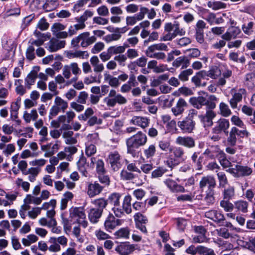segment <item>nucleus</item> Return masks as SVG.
Here are the masks:
<instances>
[{"label":"nucleus","mask_w":255,"mask_h":255,"mask_svg":"<svg viewBox=\"0 0 255 255\" xmlns=\"http://www.w3.org/2000/svg\"><path fill=\"white\" fill-rule=\"evenodd\" d=\"M147 49H149V50H152L151 51V52H154L156 50H164L166 51L168 50L167 46L165 44L162 43L152 44L149 46Z\"/></svg>","instance_id":"51"},{"label":"nucleus","mask_w":255,"mask_h":255,"mask_svg":"<svg viewBox=\"0 0 255 255\" xmlns=\"http://www.w3.org/2000/svg\"><path fill=\"white\" fill-rule=\"evenodd\" d=\"M194 231L198 234V235L193 238V240L194 243H201L207 242L208 240L206 235L207 230L204 226H195L194 228Z\"/></svg>","instance_id":"17"},{"label":"nucleus","mask_w":255,"mask_h":255,"mask_svg":"<svg viewBox=\"0 0 255 255\" xmlns=\"http://www.w3.org/2000/svg\"><path fill=\"white\" fill-rule=\"evenodd\" d=\"M232 72L231 70H227L225 71L222 74L223 77H221L218 80V85L222 86L225 85V84L226 83L225 79L226 78L228 79V78H230L232 76Z\"/></svg>","instance_id":"57"},{"label":"nucleus","mask_w":255,"mask_h":255,"mask_svg":"<svg viewBox=\"0 0 255 255\" xmlns=\"http://www.w3.org/2000/svg\"><path fill=\"white\" fill-rule=\"evenodd\" d=\"M204 73L203 72V71H200L196 73V75H194L191 79V82L194 84V85L196 87H204L206 85V83L205 82L202 83V79H206L205 77Z\"/></svg>","instance_id":"28"},{"label":"nucleus","mask_w":255,"mask_h":255,"mask_svg":"<svg viewBox=\"0 0 255 255\" xmlns=\"http://www.w3.org/2000/svg\"><path fill=\"white\" fill-rule=\"evenodd\" d=\"M182 161L174 156H169L164 161L165 164L172 170L175 166L179 165Z\"/></svg>","instance_id":"38"},{"label":"nucleus","mask_w":255,"mask_h":255,"mask_svg":"<svg viewBox=\"0 0 255 255\" xmlns=\"http://www.w3.org/2000/svg\"><path fill=\"white\" fill-rule=\"evenodd\" d=\"M228 134L229 136L227 137V143L232 146L236 145L237 137L244 138L249 136V132L247 130H239L235 127H233L231 128Z\"/></svg>","instance_id":"5"},{"label":"nucleus","mask_w":255,"mask_h":255,"mask_svg":"<svg viewBox=\"0 0 255 255\" xmlns=\"http://www.w3.org/2000/svg\"><path fill=\"white\" fill-rule=\"evenodd\" d=\"M221 165L224 167H228L230 166L231 163L227 159L226 155L225 152L221 150L218 153L217 157Z\"/></svg>","instance_id":"42"},{"label":"nucleus","mask_w":255,"mask_h":255,"mask_svg":"<svg viewBox=\"0 0 255 255\" xmlns=\"http://www.w3.org/2000/svg\"><path fill=\"white\" fill-rule=\"evenodd\" d=\"M223 199L231 200L235 196V188L233 186H229L225 189L223 193Z\"/></svg>","instance_id":"46"},{"label":"nucleus","mask_w":255,"mask_h":255,"mask_svg":"<svg viewBox=\"0 0 255 255\" xmlns=\"http://www.w3.org/2000/svg\"><path fill=\"white\" fill-rule=\"evenodd\" d=\"M217 231L218 235L225 239H228L232 237V234L230 233V231L226 227L221 228Z\"/></svg>","instance_id":"63"},{"label":"nucleus","mask_w":255,"mask_h":255,"mask_svg":"<svg viewBox=\"0 0 255 255\" xmlns=\"http://www.w3.org/2000/svg\"><path fill=\"white\" fill-rule=\"evenodd\" d=\"M134 220L135 223H143L147 224L148 222L147 218L146 216H144L141 213L138 212L136 213L134 216Z\"/></svg>","instance_id":"58"},{"label":"nucleus","mask_w":255,"mask_h":255,"mask_svg":"<svg viewBox=\"0 0 255 255\" xmlns=\"http://www.w3.org/2000/svg\"><path fill=\"white\" fill-rule=\"evenodd\" d=\"M193 73V69L189 68L181 71L178 76V78L182 81H187L189 79V76L192 75Z\"/></svg>","instance_id":"54"},{"label":"nucleus","mask_w":255,"mask_h":255,"mask_svg":"<svg viewBox=\"0 0 255 255\" xmlns=\"http://www.w3.org/2000/svg\"><path fill=\"white\" fill-rule=\"evenodd\" d=\"M204 201L207 205H213L215 201L214 197V191L206 192V196L204 198Z\"/></svg>","instance_id":"61"},{"label":"nucleus","mask_w":255,"mask_h":255,"mask_svg":"<svg viewBox=\"0 0 255 255\" xmlns=\"http://www.w3.org/2000/svg\"><path fill=\"white\" fill-rule=\"evenodd\" d=\"M54 103L60 107L63 112H64L68 107V103L60 97L57 96L55 98Z\"/></svg>","instance_id":"52"},{"label":"nucleus","mask_w":255,"mask_h":255,"mask_svg":"<svg viewBox=\"0 0 255 255\" xmlns=\"http://www.w3.org/2000/svg\"><path fill=\"white\" fill-rule=\"evenodd\" d=\"M230 127V122L229 120L220 118L216 123L215 127L212 128V132L216 134L224 133L228 135L229 133L228 129Z\"/></svg>","instance_id":"8"},{"label":"nucleus","mask_w":255,"mask_h":255,"mask_svg":"<svg viewBox=\"0 0 255 255\" xmlns=\"http://www.w3.org/2000/svg\"><path fill=\"white\" fill-rule=\"evenodd\" d=\"M168 170L163 166H159L157 167L155 169H154L151 173V178H158L162 177L166 172H167Z\"/></svg>","instance_id":"41"},{"label":"nucleus","mask_w":255,"mask_h":255,"mask_svg":"<svg viewBox=\"0 0 255 255\" xmlns=\"http://www.w3.org/2000/svg\"><path fill=\"white\" fill-rule=\"evenodd\" d=\"M104 186H102L97 181L88 184L87 187V194L90 198H93L99 195L103 190Z\"/></svg>","instance_id":"13"},{"label":"nucleus","mask_w":255,"mask_h":255,"mask_svg":"<svg viewBox=\"0 0 255 255\" xmlns=\"http://www.w3.org/2000/svg\"><path fill=\"white\" fill-rule=\"evenodd\" d=\"M197 250L198 254L201 255H216L213 250L202 246H197Z\"/></svg>","instance_id":"48"},{"label":"nucleus","mask_w":255,"mask_h":255,"mask_svg":"<svg viewBox=\"0 0 255 255\" xmlns=\"http://www.w3.org/2000/svg\"><path fill=\"white\" fill-rule=\"evenodd\" d=\"M248 202L240 200L234 202V209L237 211L241 212L243 213H246L248 211Z\"/></svg>","instance_id":"33"},{"label":"nucleus","mask_w":255,"mask_h":255,"mask_svg":"<svg viewBox=\"0 0 255 255\" xmlns=\"http://www.w3.org/2000/svg\"><path fill=\"white\" fill-rule=\"evenodd\" d=\"M127 169H123L120 173L121 179L124 181H131L137 177L135 173H141V171L137 167L135 163H129L128 160H126Z\"/></svg>","instance_id":"2"},{"label":"nucleus","mask_w":255,"mask_h":255,"mask_svg":"<svg viewBox=\"0 0 255 255\" xmlns=\"http://www.w3.org/2000/svg\"><path fill=\"white\" fill-rule=\"evenodd\" d=\"M204 72L205 77L206 79H208V77H210L212 79H216L217 77L221 75V73L220 70L218 68L210 69V70L206 71L205 70H202Z\"/></svg>","instance_id":"39"},{"label":"nucleus","mask_w":255,"mask_h":255,"mask_svg":"<svg viewBox=\"0 0 255 255\" xmlns=\"http://www.w3.org/2000/svg\"><path fill=\"white\" fill-rule=\"evenodd\" d=\"M229 171L235 177H241L251 175L253 173V169L248 166L236 164L235 167L230 168Z\"/></svg>","instance_id":"6"},{"label":"nucleus","mask_w":255,"mask_h":255,"mask_svg":"<svg viewBox=\"0 0 255 255\" xmlns=\"http://www.w3.org/2000/svg\"><path fill=\"white\" fill-rule=\"evenodd\" d=\"M217 100V98L215 95H211L209 97L208 99L206 100V111L210 110L213 111L216 108L215 101Z\"/></svg>","instance_id":"44"},{"label":"nucleus","mask_w":255,"mask_h":255,"mask_svg":"<svg viewBox=\"0 0 255 255\" xmlns=\"http://www.w3.org/2000/svg\"><path fill=\"white\" fill-rule=\"evenodd\" d=\"M254 25V23L253 21H250L247 24H244L242 28L243 29V32L247 35H250L252 34L254 31L253 27Z\"/></svg>","instance_id":"59"},{"label":"nucleus","mask_w":255,"mask_h":255,"mask_svg":"<svg viewBox=\"0 0 255 255\" xmlns=\"http://www.w3.org/2000/svg\"><path fill=\"white\" fill-rule=\"evenodd\" d=\"M230 200L223 199L220 202V206L226 212H231L234 209V204L230 201Z\"/></svg>","instance_id":"50"},{"label":"nucleus","mask_w":255,"mask_h":255,"mask_svg":"<svg viewBox=\"0 0 255 255\" xmlns=\"http://www.w3.org/2000/svg\"><path fill=\"white\" fill-rule=\"evenodd\" d=\"M205 217L213 221L220 225H224L225 218L221 211L211 210L205 213Z\"/></svg>","instance_id":"9"},{"label":"nucleus","mask_w":255,"mask_h":255,"mask_svg":"<svg viewBox=\"0 0 255 255\" xmlns=\"http://www.w3.org/2000/svg\"><path fill=\"white\" fill-rule=\"evenodd\" d=\"M185 31L183 30L182 28H180V27H176L174 29L173 32L172 34H163L162 37H160V41H171L173 38H174L178 35L182 36L185 35Z\"/></svg>","instance_id":"24"},{"label":"nucleus","mask_w":255,"mask_h":255,"mask_svg":"<svg viewBox=\"0 0 255 255\" xmlns=\"http://www.w3.org/2000/svg\"><path fill=\"white\" fill-rule=\"evenodd\" d=\"M206 98L203 96L193 97L190 98V103L195 108L200 109L206 104Z\"/></svg>","instance_id":"26"},{"label":"nucleus","mask_w":255,"mask_h":255,"mask_svg":"<svg viewBox=\"0 0 255 255\" xmlns=\"http://www.w3.org/2000/svg\"><path fill=\"white\" fill-rule=\"evenodd\" d=\"M245 84L249 89H253L255 87V73H249L246 75Z\"/></svg>","instance_id":"34"},{"label":"nucleus","mask_w":255,"mask_h":255,"mask_svg":"<svg viewBox=\"0 0 255 255\" xmlns=\"http://www.w3.org/2000/svg\"><path fill=\"white\" fill-rule=\"evenodd\" d=\"M121 198V194L120 193H113L109 196L107 199L108 204L113 205L114 207L120 206Z\"/></svg>","instance_id":"32"},{"label":"nucleus","mask_w":255,"mask_h":255,"mask_svg":"<svg viewBox=\"0 0 255 255\" xmlns=\"http://www.w3.org/2000/svg\"><path fill=\"white\" fill-rule=\"evenodd\" d=\"M103 212L101 210H98L95 208L90 209L88 213V218L90 221L93 223H97L99 219L102 216Z\"/></svg>","instance_id":"29"},{"label":"nucleus","mask_w":255,"mask_h":255,"mask_svg":"<svg viewBox=\"0 0 255 255\" xmlns=\"http://www.w3.org/2000/svg\"><path fill=\"white\" fill-rule=\"evenodd\" d=\"M219 182V187L225 188L228 184V179L225 173L223 172H220L217 174Z\"/></svg>","instance_id":"53"},{"label":"nucleus","mask_w":255,"mask_h":255,"mask_svg":"<svg viewBox=\"0 0 255 255\" xmlns=\"http://www.w3.org/2000/svg\"><path fill=\"white\" fill-rule=\"evenodd\" d=\"M177 125L183 133H190L195 129L196 123L194 120L186 118L183 121H179Z\"/></svg>","instance_id":"11"},{"label":"nucleus","mask_w":255,"mask_h":255,"mask_svg":"<svg viewBox=\"0 0 255 255\" xmlns=\"http://www.w3.org/2000/svg\"><path fill=\"white\" fill-rule=\"evenodd\" d=\"M156 152V147L154 144L150 145L143 150V153L147 159L152 157Z\"/></svg>","instance_id":"49"},{"label":"nucleus","mask_w":255,"mask_h":255,"mask_svg":"<svg viewBox=\"0 0 255 255\" xmlns=\"http://www.w3.org/2000/svg\"><path fill=\"white\" fill-rule=\"evenodd\" d=\"M104 102L106 103L108 107L113 108L117 104L119 105L126 104L127 103V100L121 94H118L117 96L113 98H105Z\"/></svg>","instance_id":"15"},{"label":"nucleus","mask_w":255,"mask_h":255,"mask_svg":"<svg viewBox=\"0 0 255 255\" xmlns=\"http://www.w3.org/2000/svg\"><path fill=\"white\" fill-rule=\"evenodd\" d=\"M202 17L208 22L210 25L214 24L216 19V14L213 12H210L208 9H204Z\"/></svg>","instance_id":"40"},{"label":"nucleus","mask_w":255,"mask_h":255,"mask_svg":"<svg viewBox=\"0 0 255 255\" xmlns=\"http://www.w3.org/2000/svg\"><path fill=\"white\" fill-rule=\"evenodd\" d=\"M172 65L176 68L182 65V69L186 68L190 65V59L186 56L179 57L173 61Z\"/></svg>","instance_id":"25"},{"label":"nucleus","mask_w":255,"mask_h":255,"mask_svg":"<svg viewBox=\"0 0 255 255\" xmlns=\"http://www.w3.org/2000/svg\"><path fill=\"white\" fill-rule=\"evenodd\" d=\"M130 230L128 227L122 228L114 233L115 239L129 238Z\"/></svg>","instance_id":"35"},{"label":"nucleus","mask_w":255,"mask_h":255,"mask_svg":"<svg viewBox=\"0 0 255 255\" xmlns=\"http://www.w3.org/2000/svg\"><path fill=\"white\" fill-rule=\"evenodd\" d=\"M70 221L72 222V219L77 218L73 223H78L80 224L83 228H85L88 226V222L86 220V214L83 208L75 207L73 209L70 210Z\"/></svg>","instance_id":"3"},{"label":"nucleus","mask_w":255,"mask_h":255,"mask_svg":"<svg viewBox=\"0 0 255 255\" xmlns=\"http://www.w3.org/2000/svg\"><path fill=\"white\" fill-rule=\"evenodd\" d=\"M130 123L144 128L148 126L149 120L146 117L134 116L131 120Z\"/></svg>","instance_id":"27"},{"label":"nucleus","mask_w":255,"mask_h":255,"mask_svg":"<svg viewBox=\"0 0 255 255\" xmlns=\"http://www.w3.org/2000/svg\"><path fill=\"white\" fill-rule=\"evenodd\" d=\"M121 220L116 219L112 214H110L105 221L104 226L107 231L111 232L117 226L121 224Z\"/></svg>","instance_id":"19"},{"label":"nucleus","mask_w":255,"mask_h":255,"mask_svg":"<svg viewBox=\"0 0 255 255\" xmlns=\"http://www.w3.org/2000/svg\"><path fill=\"white\" fill-rule=\"evenodd\" d=\"M88 98V94L85 91H82L79 93L78 96L77 102L78 103L85 104L86 103V100Z\"/></svg>","instance_id":"64"},{"label":"nucleus","mask_w":255,"mask_h":255,"mask_svg":"<svg viewBox=\"0 0 255 255\" xmlns=\"http://www.w3.org/2000/svg\"><path fill=\"white\" fill-rule=\"evenodd\" d=\"M147 141V138L145 134L142 131H138L126 139L127 153L133 157H137L139 154L137 149L139 147L144 145Z\"/></svg>","instance_id":"1"},{"label":"nucleus","mask_w":255,"mask_h":255,"mask_svg":"<svg viewBox=\"0 0 255 255\" xmlns=\"http://www.w3.org/2000/svg\"><path fill=\"white\" fill-rule=\"evenodd\" d=\"M172 152L174 157L179 159L182 162L184 161L183 157L184 154V151L182 148L178 147L174 149L172 148Z\"/></svg>","instance_id":"56"},{"label":"nucleus","mask_w":255,"mask_h":255,"mask_svg":"<svg viewBox=\"0 0 255 255\" xmlns=\"http://www.w3.org/2000/svg\"><path fill=\"white\" fill-rule=\"evenodd\" d=\"M200 152H195L191 156L192 165L196 170H201L202 169L203 165L206 164V159L203 154L199 156Z\"/></svg>","instance_id":"18"},{"label":"nucleus","mask_w":255,"mask_h":255,"mask_svg":"<svg viewBox=\"0 0 255 255\" xmlns=\"http://www.w3.org/2000/svg\"><path fill=\"white\" fill-rule=\"evenodd\" d=\"M147 200H145L143 202L135 201L132 205L133 209L136 211H139L140 213L144 212L146 210V202Z\"/></svg>","instance_id":"45"},{"label":"nucleus","mask_w":255,"mask_h":255,"mask_svg":"<svg viewBox=\"0 0 255 255\" xmlns=\"http://www.w3.org/2000/svg\"><path fill=\"white\" fill-rule=\"evenodd\" d=\"M105 174H98V179L100 183L103 184L102 186H104V188L109 186L111 183L110 177L109 175H105Z\"/></svg>","instance_id":"55"},{"label":"nucleus","mask_w":255,"mask_h":255,"mask_svg":"<svg viewBox=\"0 0 255 255\" xmlns=\"http://www.w3.org/2000/svg\"><path fill=\"white\" fill-rule=\"evenodd\" d=\"M135 250V245L130 244L129 242L121 243L118 246L115 250L121 255H128Z\"/></svg>","instance_id":"14"},{"label":"nucleus","mask_w":255,"mask_h":255,"mask_svg":"<svg viewBox=\"0 0 255 255\" xmlns=\"http://www.w3.org/2000/svg\"><path fill=\"white\" fill-rule=\"evenodd\" d=\"M216 114L213 111L207 110L204 115H200L198 118L205 128L211 127L213 125V120L216 117Z\"/></svg>","instance_id":"12"},{"label":"nucleus","mask_w":255,"mask_h":255,"mask_svg":"<svg viewBox=\"0 0 255 255\" xmlns=\"http://www.w3.org/2000/svg\"><path fill=\"white\" fill-rule=\"evenodd\" d=\"M207 186L208 189L206 192L214 191V188L216 186V181L215 178L212 176H204L201 178L199 183V187L203 190L204 188Z\"/></svg>","instance_id":"10"},{"label":"nucleus","mask_w":255,"mask_h":255,"mask_svg":"<svg viewBox=\"0 0 255 255\" xmlns=\"http://www.w3.org/2000/svg\"><path fill=\"white\" fill-rule=\"evenodd\" d=\"M241 33V29L235 25L230 26L227 31L222 35V38L227 41H230L232 39L236 38Z\"/></svg>","instance_id":"16"},{"label":"nucleus","mask_w":255,"mask_h":255,"mask_svg":"<svg viewBox=\"0 0 255 255\" xmlns=\"http://www.w3.org/2000/svg\"><path fill=\"white\" fill-rule=\"evenodd\" d=\"M187 106L188 104L185 100L180 98L178 100L176 106L172 108L171 111L174 115L177 116L181 115L184 112L185 108L187 107Z\"/></svg>","instance_id":"22"},{"label":"nucleus","mask_w":255,"mask_h":255,"mask_svg":"<svg viewBox=\"0 0 255 255\" xmlns=\"http://www.w3.org/2000/svg\"><path fill=\"white\" fill-rule=\"evenodd\" d=\"M177 144L188 148H193L195 146L194 138L191 136H178L176 140Z\"/></svg>","instance_id":"20"},{"label":"nucleus","mask_w":255,"mask_h":255,"mask_svg":"<svg viewBox=\"0 0 255 255\" xmlns=\"http://www.w3.org/2000/svg\"><path fill=\"white\" fill-rule=\"evenodd\" d=\"M96 172L98 174H102L106 173L105 164L102 159H98L96 161Z\"/></svg>","instance_id":"60"},{"label":"nucleus","mask_w":255,"mask_h":255,"mask_svg":"<svg viewBox=\"0 0 255 255\" xmlns=\"http://www.w3.org/2000/svg\"><path fill=\"white\" fill-rule=\"evenodd\" d=\"M93 203L95 205L96 209L101 210L103 212V210L108 205L107 200L103 198H101L95 200Z\"/></svg>","instance_id":"43"},{"label":"nucleus","mask_w":255,"mask_h":255,"mask_svg":"<svg viewBox=\"0 0 255 255\" xmlns=\"http://www.w3.org/2000/svg\"><path fill=\"white\" fill-rule=\"evenodd\" d=\"M164 183L170 190L173 193L184 192L185 191V189L183 186L178 184L172 179H166L164 181Z\"/></svg>","instance_id":"21"},{"label":"nucleus","mask_w":255,"mask_h":255,"mask_svg":"<svg viewBox=\"0 0 255 255\" xmlns=\"http://www.w3.org/2000/svg\"><path fill=\"white\" fill-rule=\"evenodd\" d=\"M108 51L112 55L113 54L123 53L124 52V48L121 46H113L108 49Z\"/></svg>","instance_id":"62"},{"label":"nucleus","mask_w":255,"mask_h":255,"mask_svg":"<svg viewBox=\"0 0 255 255\" xmlns=\"http://www.w3.org/2000/svg\"><path fill=\"white\" fill-rule=\"evenodd\" d=\"M158 144L159 148L163 151L171 152L172 151V146L168 140H160L158 141Z\"/></svg>","instance_id":"36"},{"label":"nucleus","mask_w":255,"mask_h":255,"mask_svg":"<svg viewBox=\"0 0 255 255\" xmlns=\"http://www.w3.org/2000/svg\"><path fill=\"white\" fill-rule=\"evenodd\" d=\"M40 70L39 66H35L30 72L27 75L25 79V83H27L28 85H33L35 80L37 77L38 72Z\"/></svg>","instance_id":"31"},{"label":"nucleus","mask_w":255,"mask_h":255,"mask_svg":"<svg viewBox=\"0 0 255 255\" xmlns=\"http://www.w3.org/2000/svg\"><path fill=\"white\" fill-rule=\"evenodd\" d=\"M219 108L221 114L223 117H228L232 114V112L229 109L228 105L224 102H221L220 104Z\"/></svg>","instance_id":"47"},{"label":"nucleus","mask_w":255,"mask_h":255,"mask_svg":"<svg viewBox=\"0 0 255 255\" xmlns=\"http://www.w3.org/2000/svg\"><path fill=\"white\" fill-rule=\"evenodd\" d=\"M219 146H211L210 148L206 149L203 153V155L211 159H215L217 158L218 153L221 151Z\"/></svg>","instance_id":"23"},{"label":"nucleus","mask_w":255,"mask_h":255,"mask_svg":"<svg viewBox=\"0 0 255 255\" xmlns=\"http://www.w3.org/2000/svg\"><path fill=\"white\" fill-rule=\"evenodd\" d=\"M49 46L48 50L50 52H54L64 47L65 45V41H58L57 40H51L49 42Z\"/></svg>","instance_id":"30"},{"label":"nucleus","mask_w":255,"mask_h":255,"mask_svg":"<svg viewBox=\"0 0 255 255\" xmlns=\"http://www.w3.org/2000/svg\"><path fill=\"white\" fill-rule=\"evenodd\" d=\"M131 197L130 195H127L125 197L122 208L119 207H113L112 211L114 212L115 215L118 218H121L125 215L124 212L129 214L132 212L131 207Z\"/></svg>","instance_id":"4"},{"label":"nucleus","mask_w":255,"mask_h":255,"mask_svg":"<svg viewBox=\"0 0 255 255\" xmlns=\"http://www.w3.org/2000/svg\"><path fill=\"white\" fill-rule=\"evenodd\" d=\"M107 162L110 164L111 168L114 171L119 170L123 165L121 156L117 151L109 153Z\"/></svg>","instance_id":"7"},{"label":"nucleus","mask_w":255,"mask_h":255,"mask_svg":"<svg viewBox=\"0 0 255 255\" xmlns=\"http://www.w3.org/2000/svg\"><path fill=\"white\" fill-rule=\"evenodd\" d=\"M151 50L149 49H147L145 52L146 55L151 58H156L158 60H162L164 59L166 57V55L164 53L159 52H151Z\"/></svg>","instance_id":"37"}]
</instances>
